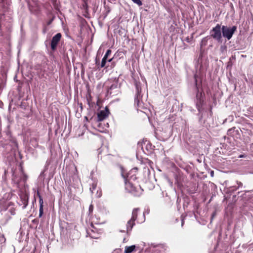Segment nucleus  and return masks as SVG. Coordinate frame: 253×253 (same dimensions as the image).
<instances>
[{
    "instance_id": "f257e3e1",
    "label": "nucleus",
    "mask_w": 253,
    "mask_h": 253,
    "mask_svg": "<svg viewBox=\"0 0 253 253\" xmlns=\"http://www.w3.org/2000/svg\"><path fill=\"white\" fill-rule=\"evenodd\" d=\"M236 30V27L235 26H233L232 28H229L226 26H223L222 27L223 36L228 40H230L232 38V35Z\"/></svg>"
},
{
    "instance_id": "f03ea898",
    "label": "nucleus",
    "mask_w": 253,
    "mask_h": 253,
    "mask_svg": "<svg viewBox=\"0 0 253 253\" xmlns=\"http://www.w3.org/2000/svg\"><path fill=\"white\" fill-rule=\"evenodd\" d=\"M221 26L219 24L213 28L211 32V36L218 42H220L221 39Z\"/></svg>"
},
{
    "instance_id": "7ed1b4c3",
    "label": "nucleus",
    "mask_w": 253,
    "mask_h": 253,
    "mask_svg": "<svg viewBox=\"0 0 253 253\" xmlns=\"http://www.w3.org/2000/svg\"><path fill=\"white\" fill-rule=\"evenodd\" d=\"M61 38V34L60 33L57 34L52 38L51 42V47L53 50H55L56 48L57 45L58 44Z\"/></svg>"
},
{
    "instance_id": "20e7f679",
    "label": "nucleus",
    "mask_w": 253,
    "mask_h": 253,
    "mask_svg": "<svg viewBox=\"0 0 253 253\" xmlns=\"http://www.w3.org/2000/svg\"><path fill=\"white\" fill-rule=\"evenodd\" d=\"M109 110L107 108H106L104 110L100 111L98 113V120L99 121H102L103 120H104L105 118H106L108 115H109Z\"/></svg>"
},
{
    "instance_id": "39448f33",
    "label": "nucleus",
    "mask_w": 253,
    "mask_h": 253,
    "mask_svg": "<svg viewBox=\"0 0 253 253\" xmlns=\"http://www.w3.org/2000/svg\"><path fill=\"white\" fill-rule=\"evenodd\" d=\"M111 50L110 49L107 50V51L106 52L105 55H104V57L103 58V59L102 60L101 64V68L105 67L106 63L107 61H108V62L112 61V59H113L112 58L108 59V57L111 54Z\"/></svg>"
},
{
    "instance_id": "423d86ee",
    "label": "nucleus",
    "mask_w": 253,
    "mask_h": 253,
    "mask_svg": "<svg viewBox=\"0 0 253 253\" xmlns=\"http://www.w3.org/2000/svg\"><path fill=\"white\" fill-rule=\"evenodd\" d=\"M134 220H132V219H130L127 223V231L128 232V231H130L133 227V226L134 224Z\"/></svg>"
},
{
    "instance_id": "0eeeda50",
    "label": "nucleus",
    "mask_w": 253,
    "mask_h": 253,
    "mask_svg": "<svg viewBox=\"0 0 253 253\" xmlns=\"http://www.w3.org/2000/svg\"><path fill=\"white\" fill-rule=\"evenodd\" d=\"M135 248V246L134 245L126 246L125 247V253H131L134 250Z\"/></svg>"
},
{
    "instance_id": "6e6552de",
    "label": "nucleus",
    "mask_w": 253,
    "mask_h": 253,
    "mask_svg": "<svg viewBox=\"0 0 253 253\" xmlns=\"http://www.w3.org/2000/svg\"><path fill=\"white\" fill-rule=\"evenodd\" d=\"M137 209H134L133 210L131 217V219H132V220H135V219H136L137 215Z\"/></svg>"
},
{
    "instance_id": "1a4fd4ad",
    "label": "nucleus",
    "mask_w": 253,
    "mask_h": 253,
    "mask_svg": "<svg viewBox=\"0 0 253 253\" xmlns=\"http://www.w3.org/2000/svg\"><path fill=\"white\" fill-rule=\"evenodd\" d=\"M131 0L139 6H140L142 4V3L140 0Z\"/></svg>"
},
{
    "instance_id": "9d476101",
    "label": "nucleus",
    "mask_w": 253,
    "mask_h": 253,
    "mask_svg": "<svg viewBox=\"0 0 253 253\" xmlns=\"http://www.w3.org/2000/svg\"><path fill=\"white\" fill-rule=\"evenodd\" d=\"M39 197H40V207H43V200H42V198H41V197L40 196H39Z\"/></svg>"
},
{
    "instance_id": "9b49d317",
    "label": "nucleus",
    "mask_w": 253,
    "mask_h": 253,
    "mask_svg": "<svg viewBox=\"0 0 253 253\" xmlns=\"http://www.w3.org/2000/svg\"><path fill=\"white\" fill-rule=\"evenodd\" d=\"M43 213V207H40V216Z\"/></svg>"
},
{
    "instance_id": "f8f14e48",
    "label": "nucleus",
    "mask_w": 253,
    "mask_h": 253,
    "mask_svg": "<svg viewBox=\"0 0 253 253\" xmlns=\"http://www.w3.org/2000/svg\"><path fill=\"white\" fill-rule=\"evenodd\" d=\"M92 206H90V207H89V210H92Z\"/></svg>"
},
{
    "instance_id": "ddd939ff",
    "label": "nucleus",
    "mask_w": 253,
    "mask_h": 253,
    "mask_svg": "<svg viewBox=\"0 0 253 253\" xmlns=\"http://www.w3.org/2000/svg\"><path fill=\"white\" fill-rule=\"evenodd\" d=\"M51 22V21H49L48 24H50Z\"/></svg>"
}]
</instances>
